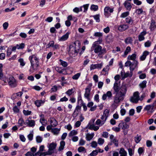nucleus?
<instances>
[{
	"mask_svg": "<svg viewBox=\"0 0 156 156\" xmlns=\"http://www.w3.org/2000/svg\"><path fill=\"white\" fill-rule=\"evenodd\" d=\"M102 41L101 39L99 41H96L94 42L92 44L90 51H94V52L95 53L98 54V55L100 56L103 55L106 52V49L105 48H102V47L99 45L97 44L98 42H99L100 43Z\"/></svg>",
	"mask_w": 156,
	"mask_h": 156,
	"instance_id": "obj_1",
	"label": "nucleus"
},
{
	"mask_svg": "<svg viewBox=\"0 0 156 156\" xmlns=\"http://www.w3.org/2000/svg\"><path fill=\"white\" fill-rule=\"evenodd\" d=\"M31 64L30 69L36 70L39 66V58L36 55H33L29 57Z\"/></svg>",
	"mask_w": 156,
	"mask_h": 156,
	"instance_id": "obj_2",
	"label": "nucleus"
},
{
	"mask_svg": "<svg viewBox=\"0 0 156 156\" xmlns=\"http://www.w3.org/2000/svg\"><path fill=\"white\" fill-rule=\"evenodd\" d=\"M79 48L76 47L75 43L69 45V53L71 57H75L76 55L78 52Z\"/></svg>",
	"mask_w": 156,
	"mask_h": 156,
	"instance_id": "obj_3",
	"label": "nucleus"
},
{
	"mask_svg": "<svg viewBox=\"0 0 156 156\" xmlns=\"http://www.w3.org/2000/svg\"><path fill=\"white\" fill-rule=\"evenodd\" d=\"M124 98L119 93H116L113 98V104L115 105H118L120 102L122 101Z\"/></svg>",
	"mask_w": 156,
	"mask_h": 156,
	"instance_id": "obj_4",
	"label": "nucleus"
},
{
	"mask_svg": "<svg viewBox=\"0 0 156 156\" xmlns=\"http://www.w3.org/2000/svg\"><path fill=\"white\" fill-rule=\"evenodd\" d=\"M7 81L9 85L11 88H15L17 86V81L13 76H10L8 78Z\"/></svg>",
	"mask_w": 156,
	"mask_h": 156,
	"instance_id": "obj_5",
	"label": "nucleus"
},
{
	"mask_svg": "<svg viewBox=\"0 0 156 156\" xmlns=\"http://www.w3.org/2000/svg\"><path fill=\"white\" fill-rule=\"evenodd\" d=\"M140 93L138 91L134 92L133 95L130 98V101L131 102L134 103H137L139 100Z\"/></svg>",
	"mask_w": 156,
	"mask_h": 156,
	"instance_id": "obj_6",
	"label": "nucleus"
},
{
	"mask_svg": "<svg viewBox=\"0 0 156 156\" xmlns=\"http://www.w3.org/2000/svg\"><path fill=\"white\" fill-rule=\"evenodd\" d=\"M109 138L110 142L108 143V145L111 146L114 144L115 146L117 147L118 146V140L116 139L114 136L112 134L110 135Z\"/></svg>",
	"mask_w": 156,
	"mask_h": 156,
	"instance_id": "obj_7",
	"label": "nucleus"
},
{
	"mask_svg": "<svg viewBox=\"0 0 156 156\" xmlns=\"http://www.w3.org/2000/svg\"><path fill=\"white\" fill-rule=\"evenodd\" d=\"M114 11V8L106 6L104 9V13L105 17L108 18Z\"/></svg>",
	"mask_w": 156,
	"mask_h": 156,
	"instance_id": "obj_8",
	"label": "nucleus"
},
{
	"mask_svg": "<svg viewBox=\"0 0 156 156\" xmlns=\"http://www.w3.org/2000/svg\"><path fill=\"white\" fill-rule=\"evenodd\" d=\"M127 91V87L126 85L124 84L122 86L119 90L117 93H119L121 95L125 97Z\"/></svg>",
	"mask_w": 156,
	"mask_h": 156,
	"instance_id": "obj_9",
	"label": "nucleus"
},
{
	"mask_svg": "<svg viewBox=\"0 0 156 156\" xmlns=\"http://www.w3.org/2000/svg\"><path fill=\"white\" fill-rule=\"evenodd\" d=\"M156 103V101H155L153 104L147 105L144 107V110L147 111L148 112H154L153 109Z\"/></svg>",
	"mask_w": 156,
	"mask_h": 156,
	"instance_id": "obj_10",
	"label": "nucleus"
},
{
	"mask_svg": "<svg viewBox=\"0 0 156 156\" xmlns=\"http://www.w3.org/2000/svg\"><path fill=\"white\" fill-rule=\"evenodd\" d=\"M118 126L119 127L120 129L123 130L128 129L129 128V125L126 122H124L122 120L119 121Z\"/></svg>",
	"mask_w": 156,
	"mask_h": 156,
	"instance_id": "obj_11",
	"label": "nucleus"
},
{
	"mask_svg": "<svg viewBox=\"0 0 156 156\" xmlns=\"http://www.w3.org/2000/svg\"><path fill=\"white\" fill-rule=\"evenodd\" d=\"M25 125L29 127H33L35 125V122L34 120L27 119L25 122Z\"/></svg>",
	"mask_w": 156,
	"mask_h": 156,
	"instance_id": "obj_12",
	"label": "nucleus"
},
{
	"mask_svg": "<svg viewBox=\"0 0 156 156\" xmlns=\"http://www.w3.org/2000/svg\"><path fill=\"white\" fill-rule=\"evenodd\" d=\"M103 65V62L99 64H92L90 65V69L91 70L96 69H101L102 68Z\"/></svg>",
	"mask_w": 156,
	"mask_h": 156,
	"instance_id": "obj_13",
	"label": "nucleus"
},
{
	"mask_svg": "<svg viewBox=\"0 0 156 156\" xmlns=\"http://www.w3.org/2000/svg\"><path fill=\"white\" fill-rule=\"evenodd\" d=\"M138 62L137 61H135L131 63L129 69L131 73H132L136 68L138 67Z\"/></svg>",
	"mask_w": 156,
	"mask_h": 156,
	"instance_id": "obj_14",
	"label": "nucleus"
},
{
	"mask_svg": "<svg viewBox=\"0 0 156 156\" xmlns=\"http://www.w3.org/2000/svg\"><path fill=\"white\" fill-rule=\"evenodd\" d=\"M112 97V94L111 91H107L106 94H104L102 96V99L103 100H106L107 98L108 99H110Z\"/></svg>",
	"mask_w": 156,
	"mask_h": 156,
	"instance_id": "obj_15",
	"label": "nucleus"
},
{
	"mask_svg": "<svg viewBox=\"0 0 156 156\" xmlns=\"http://www.w3.org/2000/svg\"><path fill=\"white\" fill-rule=\"evenodd\" d=\"M85 90V92L84 94V97L88 101H89L90 100V89L89 88L87 87L86 88Z\"/></svg>",
	"mask_w": 156,
	"mask_h": 156,
	"instance_id": "obj_16",
	"label": "nucleus"
},
{
	"mask_svg": "<svg viewBox=\"0 0 156 156\" xmlns=\"http://www.w3.org/2000/svg\"><path fill=\"white\" fill-rule=\"evenodd\" d=\"M70 34V33L69 32H67L65 34L59 37L58 39V41H63L67 40L69 38Z\"/></svg>",
	"mask_w": 156,
	"mask_h": 156,
	"instance_id": "obj_17",
	"label": "nucleus"
},
{
	"mask_svg": "<svg viewBox=\"0 0 156 156\" xmlns=\"http://www.w3.org/2000/svg\"><path fill=\"white\" fill-rule=\"evenodd\" d=\"M147 34L146 32L145 31H144L141 32L138 36V40L140 41H144L145 39L144 36Z\"/></svg>",
	"mask_w": 156,
	"mask_h": 156,
	"instance_id": "obj_18",
	"label": "nucleus"
},
{
	"mask_svg": "<svg viewBox=\"0 0 156 156\" xmlns=\"http://www.w3.org/2000/svg\"><path fill=\"white\" fill-rule=\"evenodd\" d=\"M149 28L151 31H153L156 28V22L152 20L151 21Z\"/></svg>",
	"mask_w": 156,
	"mask_h": 156,
	"instance_id": "obj_19",
	"label": "nucleus"
},
{
	"mask_svg": "<svg viewBox=\"0 0 156 156\" xmlns=\"http://www.w3.org/2000/svg\"><path fill=\"white\" fill-rule=\"evenodd\" d=\"M129 26L127 24H123L119 25L118 27V30L120 31H123L128 29Z\"/></svg>",
	"mask_w": 156,
	"mask_h": 156,
	"instance_id": "obj_20",
	"label": "nucleus"
},
{
	"mask_svg": "<svg viewBox=\"0 0 156 156\" xmlns=\"http://www.w3.org/2000/svg\"><path fill=\"white\" fill-rule=\"evenodd\" d=\"M119 156H127V153L123 148L121 147L119 149Z\"/></svg>",
	"mask_w": 156,
	"mask_h": 156,
	"instance_id": "obj_21",
	"label": "nucleus"
},
{
	"mask_svg": "<svg viewBox=\"0 0 156 156\" xmlns=\"http://www.w3.org/2000/svg\"><path fill=\"white\" fill-rule=\"evenodd\" d=\"M149 52L147 51H144L142 55L140 57V60H144L147 56L149 54Z\"/></svg>",
	"mask_w": 156,
	"mask_h": 156,
	"instance_id": "obj_22",
	"label": "nucleus"
},
{
	"mask_svg": "<svg viewBox=\"0 0 156 156\" xmlns=\"http://www.w3.org/2000/svg\"><path fill=\"white\" fill-rule=\"evenodd\" d=\"M45 100H37L35 101L34 104L38 107H40L43 105L45 102Z\"/></svg>",
	"mask_w": 156,
	"mask_h": 156,
	"instance_id": "obj_23",
	"label": "nucleus"
},
{
	"mask_svg": "<svg viewBox=\"0 0 156 156\" xmlns=\"http://www.w3.org/2000/svg\"><path fill=\"white\" fill-rule=\"evenodd\" d=\"M124 5L126 9L128 11H130L132 8L130 3L127 1H126L124 3Z\"/></svg>",
	"mask_w": 156,
	"mask_h": 156,
	"instance_id": "obj_24",
	"label": "nucleus"
},
{
	"mask_svg": "<svg viewBox=\"0 0 156 156\" xmlns=\"http://www.w3.org/2000/svg\"><path fill=\"white\" fill-rule=\"evenodd\" d=\"M94 133H92L90 134L89 133H87L86 134V140L87 141H90L92 139L93 137L94 136Z\"/></svg>",
	"mask_w": 156,
	"mask_h": 156,
	"instance_id": "obj_25",
	"label": "nucleus"
},
{
	"mask_svg": "<svg viewBox=\"0 0 156 156\" xmlns=\"http://www.w3.org/2000/svg\"><path fill=\"white\" fill-rule=\"evenodd\" d=\"M136 57V55L135 53H134L131 55H129L127 57V59L128 60H131L134 62L135 61H137L135 60Z\"/></svg>",
	"mask_w": 156,
	"mask_h": 156,
	"instance_id": "obj_26",
	"label": "nucleus"
},
{
	"mask_svg": "<svg viewBox=\"0 0 156 156\" xmlns=\"http://www.w3.org/2000/svg\"><path fill=\"white\" fill-rule=\"evenodd\" d=\"M89 129H90L94 130L95 131L98 130L99 128V126H95L94 124H89Z\"/></svg>",
	"mask_w": 156,
	"mask_h": 156,
	"instance_id": "obj_27",
	"label": "nucleus"
},
{
	"mask_svg": "<svg viewBox=\"0 0 156 156\" xmlns=\"http://www.w3.org/2000/svg\"><path fill=\"white\" fill-rule=\"evenodd\" d=\"M131 51V47L129 46H127L124 51V54L122 55V56L123 57H126L128 54Z\"/></svg>",
	"mask_w": 156,
	"mask_h": 156,
	"instance_id": "obj_28",
	"label": "nucleus"
},
{
	"mask_svg": "<svg viewBox=\"0 0 156 156\" xmlns=\"http://www.w3.org/2000/svg\"><path fill=\"white\" fill-rule=\"evenodd\" d=\"M113 89L116 93L118 92L119 90V87L117 81H115L114 83Z\"/></svg>",
	"mask_w": 156,
	"mask_h": 156,
	"instance_id": "obj_29",
	"label": "nucleus"
},
{
	"mask_svg": "<svg viewBox=\"0 0 156 156\" xmlns=\"http://www.w3.org/2000/svg\"><path fill=\"white\" fill-rule=\"evenodd\" d=\"M50 122L51 125L53 127L56 126L58 124L57 121L53 118L51 119Z\"/></svg>",
	"mask_w": 156,
	"mask_h": 156,
	"instance_id": "obj_30",
	"label": "nucleus"
},
{
	"mask_svg": "<svg viewBox=\"0 0 156 156\" xmlns=\"http://www.w3.org/2000/svg\"><path fill=\"white\" fill-rule=\"evenodd\" d=\"M60 146L58 148V151H61L64 149L65 145V142L64 141L62 140L60 142Z\"/></svg>",
	"mask_w": 156,
	"mask_h": 156,
	"instance_id": "obj_31",
	"label": "nucleus"
},
{
	"mask_svg": "<svg viewBox=\"0 0 156 156\" xmlns=\"http://www.w3.org/2000/svg\"><path fill=\"white\" fill-rule=\"evenodd\" d=\"M147 81L146 80H143L142 82L140 83L139 86L140 88L143 89L146 87V84Z\"/></svg>",
	"mask_w": 156,
	"mask_h": 156,
	"instance_id": "obj_32",
	"label": "nucleus"
},
{
	"mask_svg": "<svg viewBox=\"0 0 156 156\" xmlns=\"http://www.w3.org/2000/svg\"><path fill=\"white\" fill-rule=\"evenodd\" d=\"M105 121H102L100 119H98L96 121V124L99 125V126H101L103 125L105 123Z\"/></svg>",
	"mask_w": 156,
	"mask_h": 156,
	"instance_id": "obj_33",
	"label": "nucleus"
},
{
	"mask_svg": "<svg viewBox=\"0 0 156 156\" xmlns=\"http://www.w3.org/2000/svg\"><path fill=\"white\" fill-rule=\"evenodd\" d=\"M57 146V144L55 143H52L50 144L49 146V150H53L55 149Z\"/></svg>",
	"mask_w": 156,
	"mask_h": 156,
	"instance_id": "obj_34",
	"label": "nucleus"
},
{
	"mask_svg": "<svg viewBox=\"0 0 156 156\" xmlns=\"http://www.w3.org/2000/svg\"><path fill=\"white\" fill-rule=\"evenodd\" d=\"M23 115L26 116L31 115L32 114V112L28 110H23Z\"/></svg>",
	"mask_w": 156,
	"mask_h": 156,
	"instance_id": "obj_35",
	"label": "nucleus"
},
{
	"mask_svg": "<svg viewBox=\"0 0 156 156\" xmlns=\"http://www.w3.org/2000/svg\"><path fill=\"white\" fill-rule=\"evenodd\" d=\"M133 41V40L132 38L130 37H129L126 38L125 40V42L126 44H130L132 43Z\"/></svg>",
	"mask_w": 156,
	"mask_h": 156,
	"instance_id": "obj_36",
	"label": "nucleus"
},
{
	"mask_svg": "<svg viewBox=\"0 0 156 156\" xmlns=\"http://www.w3.org/2000/svg\"><path fill=\"white\" fill-rule=\"evenodd\" d=\"M83 102V101L82 99L81 93L80 92L78 93V95L77 97V103L78 104L80 103L81 104Z\"/></svg>",
	"mask_w": 156,
	"mask_h": 156,
	"instance_id": "obj_37",
	"label": "nucleus"
},
{
	"mask_svg": "<svg viewBox=\"0 0 156 156\" xmlns=\"http://www.w3.org/2000/svg\"><path fill=\"white\" fill-rule=\"evenodd\" d=\"M152 44V42L148 40L144 43V46L145 48H149L151 46Z\"/></svg>",
	"mask_w": 156,
	"mask_h": 156,
	"instance_id": "obj_38",
	"label": "nucleus"
},
{
	"mask_svg": "<svg viewBox=\"0 0 156 156\" xmlns=\"http://www.w3.org/2000/svg\"><path fill=\"white\" fill-rule=\"evenodd\" d=\"M144 12L142 8H139L136 9L135 12L138 15H140L143 14Z\"/></svg>",
	"mask_w": 156,
	"mask_h": 156,
	"instance_id": "obj_39",
	"label": "nucleus"
},
{
	"mask_svg": "<svg viewBox=\"0 0 156 156\" xmlns=\"http://www.w3.org/2000/svg\"><path fill=\"white\" fill-rule=\"evenodd\" d=\"M141 136L138 135H137L134 137L135 141L136 143H138L141 140Z\"/></svg>",
	"mask_w": 156,
	"mask_h": 156,
	"instance_id": "obj_40",
	"label": "nucleus"
},
{
	"mask_svg": "<svg viewBox=\"0 0 156 156\" xmlns=\"http://www.w3.org/2000/svg\"><path fill=\"white\" fill-rule=\"evenodd\" d=\"M20 107L15 106L13 108L12 110L15 113H18L20 112Z\"/></svg>",
	"mask_w": 156,
	"mask_h": 156,
	"instance_id": "obj_41",
	"label": "nucleus"
},
{
	"mask_svg": "<svg viewBox=\"0 0 156 156\" xmlns=\"http://www.w3.org/2000/svg\"><path fill=\"white\" fill-rule=\"evenodd\" d=\"M39 121L43 126H45L47 124V121L44 119V118H41Z\"/></svg>",
	"mask_w": 156,
	"mask_h": 156,
	"instance_id": "obj_42",
	"label": "nucleus"
},
{
	"mask_svg": "<svg viewBox=\"0 0 156 156\" xmlns=\"http://www.w3.org/2000/svg\"><path fill=\"white\" fill-rule=\"evenodd\" d=\"M126 21L128 24H132L133 23V20L130 16H128L126 18Z\"/></svg>",
	"mask_w": 156,
	"mask_h": 156,
	"instance_id": "obj_43",
	"label": "nucleus"
},
{
	"mask_svg": "<svg viewBox=\"0 0 156 156\" xmlns=\"http://www.w3.org/2000/svg\"><path fill=\"white\" fill-rule=\"evenodd\" d=\"M18 49H23L25 47V44L23 43H21L20 44H16Z\"/></svg>",
	"mask_w": 156,
	"mask_h": 156,
	"instance_id": "obj_44",
	"label": "nucleus"
},
{
	"mask_svg": "<svg viewBox=\"0 0 156 156\" xmlns=\"http://www.w3.org/2000/svg\"><path fill=\"white\" fill-rule=\"evenodd\" d=\"M93 17L95 20L97 22H100V15L99 14H97L93 16Z\"/></svg>",
	"mask_w": 156,
	"mask_h": 156,
	"instance_id": "obj_45",
	"label": "nucleus"
},
{
	"mask_svg": "<svg viewBox=\"0 0 156 156\" xmlns=\"http://www.w3.org/2000/svg\"><path fill=\"white\" fill-rule=\"evenodd\" d=\"M60 129L57 128H54L51 129V132L55 135L58 134Z\"/></svg>",
	"mask_w": 156,
	"mask_h": 156,
	"instance_id": "obj_46",
	"label": "nucleus"
},
{
	"mask_svg": "<svg viewBox=\"0 0 156 156\" xmlns=\"http://www.w3.org/2000/svg\"><path fill=\"white\" fill-rule=\"evenodd\" d=\"M55 44V42L53 41H50L47 45V48H49L51 47L53 48Z\"/></svg>",
	"mask_w": 156,
	"mask_h": 156,
	"instance_id": "obj_47",
	"label": "nucleus"
},
{
	"mask_svg": "<svg viewBox=\"0 0 156 156\" xmlns=\"http://www.w3.org/2000/svg\"><path fill=\"white\" fill-rule=\"evenodd\" d=\"M25 122L23 119L20 118L19 119L18 121V124L20 126H22L23 125L25 124Z\"/></svg>",
	"mask_w": 156,
	"mask_h": 156,
	"instance_id": "obj_48",
	"label": "nucleus"
},
{
	"mask_svg": "<svg viewBox=\"0 0 156 156\" xmlns=\"http://www.w3.org/2000/svg\"><path fill=\"white\" fill-rule=\"evenodd\" d=\"M81 75V73H78L76 74H75V75L73 76H72V79L73 80H77L78 79V78H79L80 76Z\"/></svg>",
	"mask_w": 156,
	"mask_h": 156,
	"instance_id": "obj_49",
	"label": "nucleus"
},
{
	"mask_svg": "<svg viewBox=\"0 0 156 156\" xmlns=\"http://www.w3.org/2000/svg\"><path fill=\"white\" fill-rule=\"evenodd\" d=\"M128 151L129 156H132L134 154V149L129 148L128 149Z\"/></svg>",
	"mask_w": 156,
	"mask_h": 156,
	"instance_id": "obj_50",
	"label": "nucleus"
},
{
	"mask_svg": "<svg viewBox=\"0 0 156 156\" xmlns=\"http://www.w3.org/2000/svg\"><path fill=\"white\" fill-rule=\"evenodd\" d=\"M90 9L92 10H93L94 11H96L98 9V6L97 5H92L91 6Z\"/></svg>",
	"mask_w": 156,
	"mask_h": 156,
	"instance_id": "obj_51",
	"label": "nucleus"
},
{
	"mask_svg": "<svg viewBox=\"0 0 156 156\" xmlns=\"http://www.w3.org/2000/svg\"><path fill=\"white\" fill-rule=\"evenodd\" d=\"M73 88L69 89L65 93L68 96H70L73 93Z\"/></svg>",
	"mask_w": 156,
	"mask_h": 156,
	"instance_id": "obj_52",
	"label": "nucleus"
},
{
	"mask_svg": "<svg viewBox=\"0 0 156 156\" xmlns=\"http://www.w3.org/2000/svg\"><path fill=\"white\" fill-rule=\"evenodd\" d=\"M94 36L95 37H98L100 39V37L103 36V34L100 32H96L94 33Z\"/></svg>",
	"mask_w": 156,
	"mask_h": 156,
	"instance_id": "obj_53",
	"label": "nucleus"
},
{
	"mask_svg": "<svg viewBox=\"0 0 156 156\" xmlns=\"http://www.w3.org/2000/svg\"><path fill=\"white\" fill-rule=\"evenodd\" d=\"M77 132L75 130H73L71 131L69 133V136H72L74 135L77 134Z\"/></svg>",
	"mask_w": 156,
	"mask_h": 156,
	"instance_id": "obj_54",
	"label": "nucleus"
},
{
	"mask_svg": "<svg viewBox=\"0 0 156 156\" xmlns=\"http://www.w3.org/2000/svg\"><path fill=\"white\" fill-rule=\"evenodd\" d=\"M18 62L20 63V65L21 66L23 67L25 65V63L24 62L23 58H20L18 60Z\"/></svg>",
	"mask_w": 156,
	"mask_h": 156,
	"instance_id": "obj_55",
	"label": "nucleus"
},
{
	"mask_svg": "<svg viewBox=\"0 0 156 156\" xmlns=\"http://www.w3.org/2000/svg\"><path fill=\"white\" fill-rule=\"evenodd\" d=\"M78 151L79 152H86V149L83 147H80L78 148Z\"/></svg>",
	"mask_w": 156,
	"mask_h": 156,
	"instance_id": "obj_56",
	"label": "nucleus"
},
{
	"mask_svg": "<svg viewBox=\"0 0 156 156\" xmlns=\"http://www.w3.org/2000/svg\"><path fill=\"white\" fill-rule=\"evenodd\" d=\"M129 12H126L122 13L121 14L120 17L121 18H124L128 16L129 15Z\"/></svg>",
	"mask_w": 156,
	"mask_h": 156,
	"instance_id": "obj_57",
	"label": "nucleus"
},
{
	"mask_svg": "<svg viewBox=\"0 0 156 156\" xmlns=\"http://www.w3.org/2000/svg\"><path fill=\"white\" fill-rule=\"evenodd\" d=\"M36 141L37 143H41L42 140V138L40 136H37L36 137Z\"/></svg>",
	"mask_w": 156,
	"mask_h": 156,
	"instance_id": "obj_58",
	"label": "nucleus"
},
{
	"mask_svg": "<svg viewBox=\"0 0 156 156\" xmlns=\"http://www.w3.org/2000/svg\"><path fill=\"white\" fill-rule=\"evenodd\" d=\"M109 113V111L107 109H106L105 110L103 114V115L106 117V118H108V115Z\"/></svg>",
	"mask_w": 156,
	"mask_h": 156,
	"instance_id": "obj_59",
	"label": "nucleus"
},
{
	"mask_svg": "<svg viewBox=\"0 0 156 156\" xmlns=\"http://www.w3.org/2000/svg\"><path fill=\"white\" fill-rule=\"evenodd\" d=\"M59 61L61 62V65L64 67H66L68 65L67 62L65 61H63L61 59H60Z\"/></svg>",
	"mask_w": 156,
	"mask_h": 156,
	"instance_id": "obj_60",
	"label": "nucleus"
},
{
	"mask_svg": "<svg viewBox=\"0 0 156 156\" xmlns=\"http://www.w3.org/2000/svg\"><path fill=\"white\" fill-rule=\"evenodd\" d=\"M98 154V151L97 150H95L91 152L90 155V156H95L96 155Z\"/></svg>",
	"mask_w": 156,
	"mask_h": 156,
	"instance_id": "obj_61",
	"label": "nucleus"
},
{
	"mask_svg": "<svg viewBox=\"0 0 156 156\" xmlns=\"http://www.w3.org/2000/svg\"><path fill=\"white\" fill-rule=\"evenodd\" d=\"M104 140L101 138H99L98 141V144L100 145H102L104 142Z\"/></svg>",
	"mask_w": 156,
	"mask_h": 156,
	"instance_id": "obj_62",
	"label": "nucleus"
},
{
	"mask_svg": "<svg viewBox=\"0 0 156 156\" xmlns=\"http://www.w3.org/2000/svg\"><path fill=\"white\" fill-rule=\"evenodd\" d=\"M144 148L143 147H139L138 149V153L139 155H141L144 152Z\"/></svg>",
	"mask_w": 156,
	"mask_h": 156,
	"instance_id": "obj_63",
	"label": "nucleus"
},
{
	"mask_svg": "<svg viewBox=\"0 0 156 156\" xmlns=\"http://www.w3.org/2000/svg\"><path fill=\"white\" fill-rule=\"evenodd\" d=\"M133 1L134 3L137 5H140L142 3L141 1L139 0H133Z\"/></svg>",
	"mask_w": 156,
	"mask_h": 156,
	"instance_id": "obj_64",
	"label": "nucleus"
}]
</instances>
